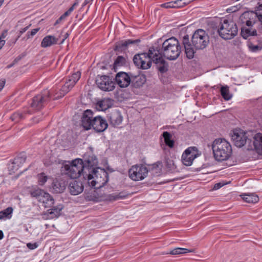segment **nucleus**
<instances>
[{"label": "nucleus", "instance_id": "13", "mask_svg": "<svg viewBox=\"0 0 262 262\" xmlns=\"http://www.w3.org/2000/svg\"><path fill=\"white\" fill-rule=\"evenodd\" d=\"M96 83L99 88L104 91H111L115 88L114 82L108 76H98L96 78Z\"/></svg>", "mask_w": 262, "mask_h": 262}, {"label": "nucleus", "instance_id": "55", "mask_svg": "<svg viewBox=\"0 0 262 262\" xmlns=\"http://www.w3.org/2000/svg\"><path fill=\"white\" fill-rule=\"evenodd\" d=\"M71 13L68 10H67L62 15L66 18V17L68 16Z\"/></svg>", "mask_w": 262, "mask_h": 262}, {"label": "nucleus", "instance_id": "25", "mask_svg": "<svg viewBox=\"0 0 262 262\" xmlns=\"http://www.w3.org/2000/svg\"><path fill=\"white\" fill-rule=\"evenodd\" d=\"M131 78L130 83L132 86L135 88H139L142 86L146 81V76L143 74L132 76Z\"/></svg>", "mask_w": 262, "mask_h": 262}, {"label": "nucleus", "instance_id": "16", "mask_svg": "<svg viewBox=\"0 0 262 262\" xmlns=\"http://www.w3.org/2000/svg\"><path fill=\"white\" fill-rule=\"evenodd\" d=\"M248 149H254L256 152L262 155V134L257 133L254 135L252 133L251 137V143L248 145Z\"/></svg>", "mask_w": 262, "mask_h": 262}, {"label": "nucleus", "instance_id": "54", "mask_svg": "<svg viewBox=\"0 0 262 262\" xmlns=\"http://www.w3.org/2000/svg\"><path fill=\"white\" fill-rule=\"evenodd\" d=\"M12 169H11V170H12V172H14L15 171H14V170H17V169H18V166H17V165H13V164H12Z\"/></svg>", "mask_w": 262, "mask_h": 262}, {"label": "nucleus", "instance_id": "56", "mask_svg": "<svg viewBox=\"0 0 262 262\" xmlns=\"http://www.w3.org/2000/svg\"><path fill=\"white\" fill-rule=\"evenodd\" d=\"M79 4V0H76L74 3L73 4L72 6L75 8V7L78 6Z\"/></svg>", "mask_w": 262, "mask_h": 262}, {"label": "nucleus", "instance_id": "17", "mask_svg": "<svg viewBox=\"0 0 262 262\" xmlns=\"http://www.w3.org/2000/svg\"><path fill=\"white\" fill-rule=\"evenodd\" d=\"M140 40L138 39H125L119 40L115 43L114 50L116 52L121 53L127 50L130 45L138 44Z\"/></svg>", "mask_w": 262, "mask_h": 262}, {"label": "nucleus", "instance_id": "10", "mask_svg": "<svg viewBox=\"0 0 262 262\" xmlns=\"http://www.w3.org/2000/svg\"><path fill=\"white\" fill-rule=\"evenodd\" d=\"M32 197L35 198L39 202L44 205L45 208L52 207L54 203V200L51 195L41 189L35 190L31 193Z\"/></svg>", "mask_w": 262, "mask_h": 262}, {"label": "nucleus", "instance_id": "27", "mask_svg": "<svg viewBox=\"0 0 262 262\" xmlns=\"http://www.w3.org/2000/svg\"><path fill=\"white\" fill-rule=\"evenodd\" d=\"M113 105V100L108 98H105L102 100L98 101L97 106L98 109L101 111H105L111 107Z\"/></svg>", "mask_w": 262, "mask_h": 262}, {"label": "nucleus", "instance_id": "29", "mask_svg": "<svg viewBox=\"0 0 262 262\" xmlns=\"http://www.w3.org/2000/svg\"><path fill=\"white\" fill-rule=\"evenodd\" d=\"M240 196L245 202L248 203H256L259 201V197L254 193H245L240 195Z\"/></svg>", "mask_w": 262, "mask_h": 262}, {"label": "nucleus", "instance_id": "6", "mask_svg": "<svg viewBox=\"0 0 262 262\" xmlns=\"http://www.w3.org/2000/svg\"><path fill=\"white\" fill-rule=\"evenodd\" d=\"M82 168L84 170V177H89L90 172L98 167V160L92 152L85 153L81 159Z\"/></svg>", "mask_w": 262, "mask_h": 262}, {"label": "nucleus", "instance_id": "2", "mask_svg": "<svg viewBox=\"0 0 262 262\" xmlns=\"http://www.w3.org/2000/svg\"><path fill=\"white\" fill-rule=\"evenodd\" d=\"M182 42L186 57L192 59L195 53L194 50H203L207 46L209 42V36L205 31L200 29L193 33L191 38L192 43L189 41L188 35L183 36Z\"/></svg>", "mask_w": 262, "mask_h": 262}, {"label": "nucleus", "instance_id": "49", "mask_svg": "<svg viewBox=\"0 0 262 262\" xmlns=\"http://www.w3.org/2000/svg\"><path fill=\"white\" fill-rule=\"evenodd\" d=\"M249 48L252 52H256L259 49V47L258 46L251 45L249 46Z\"/></svg>", "mask_w": 262, "mask_h": 262}, {"label": "nucleus", "instance_id": "23", "mask_svg": "<svg viewBox=\"0 0 262 262\" xmlns=\"http://www.w3.org/2000/svg\"><path fill=\"white\" fill-rule=\"evenodd\" d=\"M66 188L65 182L63 180L55 179L52 183L50 189L54 193L62 192Z\"/></svg>", "mask_w": 262, "mask_h": 262}, {"label": "nucleus", "instance_id": "44", "mask_svg": "<svg viewBox=\"0 0 262 262\" xmlns=\"http://www.w3.org/2000/svg\"><path fill=\"white\" fill-rule=\"evenodd\" d=\"M174 4V1H172L164 3L161 6L165 8H176Z\"/></svg>", "mask_w": 262, "mask_h": 262}, {"label": "nucleus", "instance_id": "62", "mask_svg": "<svg viewBox=\"0 0 262 262\" xmlns=\"http://www.w3.org/2000/svg\"><path fill=\"white\" fill-rule=\"evenodd\" d=\"M15 64L14 62H13V63L11 64H9L7 66V68H10L11 67H12L13 66V65Z\"/></svg>", "mask_w": 262, "mask_h": 262}, {"label": "nucleus", "instance_id": "43", "mask_svg": "<svg viewBox=\"0 0 262 262\" xmlns=\"http://www.w3.org/2000/svg\"><path fill=\"white\" fill-rule=\"evenodd\" d=\"M255 14L262 24V4L259 5L256 10Z\"/></svg>", "mask_w": 262, "mask_h": 262}, {"label": "nucleus", "instance_id": "31", "mask_svg": "<svg viewBox=\"0 0 262 262\" xmlns=\"http://www.w3.org/2000/svg\"><path fill=\"white\" fill-rule=\"evenodd\" d=\"M221 94L225 100H229L232 98V95L230 94L229 88L227 85L222 86L221 88Z\"/></svg>", "mask_w": 262, "mask_h": 262}, {"label": "nucleus", "instance_id": "38", "mask_svg": "<svg viewBox=\"0 0 262 262\" xmlns=\"http://www.w3.org/2000/svg\"><path fill=\"white\" fill-rule=\"evenodd\" d=\"M25 118L24 114L20 112H16L11 116L12 121L17 122Z\"/></svg>", "mask_w": 262, "mask_h": 262}, {"label": "nucleus", "instance_id": "32", "mask_svg": "<svg viewBox=\"0 0 262 262\" xmlns=\"http://www.w3.org/2000/svg\"><path fill=\"white\" fill-rule=\"evenodd\" d=\"M13 209L11 207L7 208L3 211H0V220L4 218L10 219L12 216Z\"/></svg>", "mask_w": 262, "mask_h": 262}, {"label": "nucleus", "instance_id": "59", "mask_svg": "<svg viewBox=\"0 0 262 262\" xmlns=\"http://www.w3.org/2000/svg\"><path fill=\"white\" fill-rule=\"evenodd\" d=\"M21 59V57H18L17 58H15L14 60L13 61V62L15 63L18 62L20 59Z\"/></svg>", "mask_w": 262, "mask_h": 262}, {"label": "nucleus", "instance_id": "9", "mask_svg": "<svg viewBox=\"0 0 262 262\" xmlns=\"http://www.w3.org/2000/svg\"><path fill=\"white\" fill-rule=\"evenodd\" d=\"M148 173V168L143 164L133 165L128 170L129 177L132 180L136 181L144 179Z\"/></svg>", "mask_w": 262, "mask_h": 262}, {"label": "nucleus", "instance_id": "57", "mask_svg": "<svg viewBox=\"0 0 262 262\" xmlns=\"http://www.w3.org/2000/svg\"><path fill=\"white\" fill-rule=\"evenodd\" d=\"M183 2H185L186 3V5L188 4L189 3H190L193 0H182Z\"/></svg>", "mask_w": 262, "mask_h": 262}, {"label": "nucleus", "instance_id": "33", "mask_svg": "<svg viewBox=\"0 0 262 262\" xmlns=\"http://www.w3.org/2000/svg\"><path fill=\"white\" fill-rule=\"evenodd\" d=\"M193 251V250H189L186 248H176L171 250L169 253H167L166 254H170L171 255H178L181 254H185L188 252H192Z\"/></svg>", "mask_w": 262, "mask_h": 262}, {"label": "nucleus", "instance_id": "26", "mask_svg": "<svg viewBox=\"0 0 262 262\" xmlns=\"http://www.w3.org/2000/svg\"><path fill=\"white\" fill-rule=\"evenodd\" d=\"M58 39L52 35L45 36L41 42L40 46L42 48H47L53 45H56Z\"/></svg>", "mask_w": 262, "mask_h": 262}, {"label": "nucleus", "instance_id": "45", "mask_svg": "<svg viewBox=\"0 0 262 262\" xmlns=\"http://www.w3.org/2000/svg\"><path fill=\"white\" fill-rule=\"evenodd\" d=\"M176 8H181L186 5V3L183 2L182 0H176L174 1Z\"/></svg>", "mask_w": 262, "mask_h": 262}, {"label": "nucleus", "instance_id": "15", "mask_svg": "<svg viewBox=\"0 0 262 262\" xmlns=\"http://www.w3.org/2000/svg\"><path fill=\"white\" fill-rule=\"evenodd\" d=\"M98 174L100 176L99 178L89 181L88 183L91 186L99 188L103 186L108 181V174L104 169H99Z\"/></svg>", "mask_w": 262, "mask_h": 262}, {"label": "nucleus", "instance_id": "50", "mask_svg": "<svg viewBox=\"0 0 262 262\" xmlns=\"http://www.w3.org/2000/svg\"><path fill=\"white\" fill-rule=\"evenodd\" d=\"M254 21H252L251 20H248L246 21V25L247 28H252L253 25L254 24Z\"/></svg>", "mask_w": 262, "mask_h": 262}, {"label": "nucleus", "instance_id": "18", "mask_svg": "<svg viewBox=\"0 0 262 262\" xmlns=\"http://www.w3.org/2000/svg\"><path fill=\"white\" fill-rule=\"evenodd\" d=\"M94 116L93 112L90 110L85 111L81 117V125L86 130L90 129L93 125Z\"/></svg>", "mask_w": 262, "mask_h": 262}, {"label": "nucleus", "instance_id": "41", "mask_svg": "<svg viewBox=\"0 0 262 262\" xmlns=\"http://www.w3.org/2000/svg\"><path fill=\"white\" fill-rule=\"evenodd\" d=\"M38 183L39 185H43L47 182L48 177L44 173H41L37 176Z\"/></svg>", "mask_w": 262, "mask_h": 262}, {"label": "nucleus", "instance_id": "14", "mask_svg": "<svg viewBox=\"0 0 262 262\" xmlns=\"http://www.w3.org/2000/svg\"><path fill=\"white\" fill-rule=\"evenodd\" d=\"M198 155V150L196 147H189L182 154V162L186 166H190Z\"/></svg>", "mask_w": 262, "mask_h": 262}, {"label": "nucleus", "instance_id": "47", "mask_svg": "<svg viewBox=\"0 0 262 262\" xmlns=\"http://www.w3.org/2000/svg\"><path fill=\"white\" fill-rule=\"evenodd\" d=\"M39 30V28H36V29H34L33 30H31V32H27V38H29L32 36H33L34 35H35L36 33Z\"/></svg>", "mask_w": 262, "mask_h": 262}, {"label": "nucleus", "instance_id": "58", "mask_svg": "<svg viewBox=\"0 0 262 262\" xmlns=\"http://www.w3.org/2000/svg\"><path fill=\"white\" fill-rule=\"evenodd\" d=\"M4 237V233L2 230H0V239H3Z\"/></svg>", "mask_w": 262, "mask_h": 262}, {"label": "nucleus", "instance_id": "21", "mask_svg": "<svg viewBox=\"0 0 262 262\" xmlns=\"http://www.w3.org/2000/svg\"><path fill=\"white\" fill-rule=\"evenodd\" d=\"M62 209L63 206L61 204L54 206L47 211V212L44 214L45 217L46 219L57 218L61 215V211Z\"/></svg>", "mask_w": 262, "mask_h": 262}, {"label": "nucleus", "instance_id": "63", "mask_svg": "<svg viewBox=\"0 0 262 262\" xmlns=\"http://www.w3.org/2000/svg\"><path fill=\"white\" fill-rule=\"evenodd\" d=\"M69 36V34L68 33H66V36H65V38L64 39H62V41H61V43H62L64 40H65V39L68 37V36Z\"/></svg>", "mask_w": 262, "mask_h": 262}, {"label": "nucleus", "instance_id": "60", "mask_svg": "<svg viewBox=\"0 0 262 262\" xmlns=\"http://www.w3.org/2000/svg\"><path fill=\"white\" fill-rule=\"evenodd\" d=\"M74 9V8L72 6L68 10L71 13Z\"/></svg>", "mask_w": 262, "mask_h": 262}, {"label": "nucleus", "instance_id": "8", "mask_svg": "<svg viewBox=\"0 0 262 262\" xmlns=\"http://www.w3.org/2000/svg\"><path fill=\"white\" fill-rule=\"evenodd\" d=\"M252 133V131L244 132L241 129H235L233 131L231 139L234 145L238 147H241L246 143L250 145Z\"/></svg>", "mask_w": 262, "mask_h": 262}, {"label": "nucleus", "instance_id": "34", "mask_svg": "<svg viewBox=\"0 0 262 262\" xmlns=\"http://www.w3.org/2000/svg\"><path fill=\"white\" fill-rule=\"evenodd\" d=\"M128 195V194L123 192H119L118 193H113L110 194L108 196L110 201H116L119 199H122L126 198Z\"/></svg>", "mask_w": 262, "mask_h": 262}, {"label": "nucleus", "instance_id": "52", "mask_svg": "<svg viewBox=\"0 0 262 262\" xmlns=\"http://www.w3.org/2000/svg\"><path fill=\"white\" fill-rule=\"evenodd\" d=\"M223 186V185L221 183H216L214 185L213 189L214 190H217L221 188Z\"/></svg>", "mask_w": 262, "mask_h": 262}, {"label": "nucleus", "instance_id": "30", "mask_svg": "<svg viewBox=\"0 0 262 262\" xmlns=\"http://www.w3.org/2000/svg\"><path fill=\"white\" fill-rule=\"evenodd\" d=\"M163 137L166 145L170 148H173L174 146V141L171 139V134L168 132H164L163 133Z\"/></svg>", "mask_w": 262, "mask_h": 262}, {"label": "nucleus", "instance_id": "3", "mask_svg": "<svg viewBox=\"0 0 262 262\" xmlns=\"http://www.w3.org/2000/svg\"><path fill=\"white\" fill-rule=\"evenodd\" d=\"M210 24L213 29L217 30L220 36L224 39H231L237 34V27L233 21L224 19H221L219 23L212 21Z\"/></svg>", "mask_w": 262, "mask_h": 262}, {"label": "nucleus", "instance_id": "37", "mask_svg": "<svg viewBox=\"0 0 262 262\" xmlns=\"http://www.w3.org/2000/svg\"><path fill=\"white\" fill-rule=\"evenodd\" d=\"M126 62L125 58L122 56H118L114 61V69L118 67L123 66Z\"/></svg>", "mask_w": 262, "mask_h": 262}, {"label": "nucleus", "instance_id": "24", "mask_svg": "<svg viewBox=\"0 0 262 262\" xmlns=\"http://www.w3.org/2000/svg\"><path fill=\"white\" fill-rule=\"evenodd\" d=\"M69 189L72 195H77L83 191V187L80 182L74 181L70 183Z\"/></svg>", "mask_w": 262, "mask_h": 262}, {"label": "nucleus", "instance_id": "28", "mask_svg": "<svg viewBox=\"0 0 262 262\" xmlns=\"http://www.w3.org/2000/svg\"><path fill=\"white\" fill-rule=\"evenodd\" d=\"M241 34L244 39H247L249 36H256L257 31L252 28L244 27L241 29Z\"/></svg>", "mask_w": 262, "mask_h": 262}, {"label": "nucleus", "instance_id": "1", "mask_svg": "<svg viewBox=\"0 0 262 262\" xmlns=\"http://www.w3.org/2000/svg\"><path fill=\"white\" fill-rule=\"evenodd\" d=\"M133 61L136 66L143 70L149 69L153 62L161 73L168 71V63L161 56L159 50L154 48H150L148 53L136 54L134 57Z\"/></svg>", "mask_w": 262, "mask_h": 262}, {"label": "nucleus", "instance_id": "5", "mask_svg": "<svg viewBox=\"0 0 262 262\" xmlns=\"http://www.w3.org/2000/svg\"><path fill=\"white\" fill-rule=\"evenodd\" d=\"M212 149L214 157L218 161L228 160L232 152L230 144L224 139L214 140L212 143Z\"/></svg>", "mask_w": 262, "mask_h": 262}, {"label": "nucleus", "instance_id": "61", "mask_svg": "<svg viewBox=\"0 0 262 262\" xmlns=\"http://www.w3.org/2000/svg\"><path fill=\"white\" fill-rule=\"evenodd\" d=\"M90 2V0H85L83 6L86 5L87 4L89 3Z\"/></svg>", "mask_w": 262, "mask_h": 262}, {"label": "nucleus", "instance_id": "35", "mask_svg": "<svg viewBox=\"0 0 262 262\" xmlns=\"http://www.w3.org/2000/svg\"><path fill=\"white\" fill-rule=\"evenodd\" d=\"M101 169L99 167H97L95 169L93 170L92 172H90V176L89 177H84L85 180H88V182L89 181H91L92 180H96V178H99L100 176L98 174L99 169Z\"/></svg>", "mask_w": 262, "mask_h": 262}, {"label": "nucleus", "instance_id": "46", "mask_svg": "<svg viewBox=\"0 0 262 262\" xmlns=\"http://www.w3.org/2000/svg\"><path fill=\"white\" fill-rule=\"evenodd\" d=\"M31 25L30 24L28 26H27V27H25V28H23V29L20 30V31L19 32V35L17 36V37L16 38L15 41L13 42L14 43H15V42L18 40V39L20 37L21 34H23L24 32H25L29 29V28L31 26Z\"/></svg>", "mask_w": 262, "mask_h": 262}, {"label": "nucleus", "instance_id": "19", "mask_svg": "<svg viewBox=\"0 0 262 262\" xmlns=\"http://www.w3.org/2000/svg\"><path fill=\"white\" fill-rule=\"evenodd\" d=\"M115 80L119 87L126 88L130 84L132 78L127 73L120 72L116 74Z\"/></svg>", "mask_w": 262, "mask_h": 262}, {"label": "nucleus", "instance_id": "36", "mask_svg": "<svg viewBox=\"0 0 262 262\" xmlns=\"http://www.w3.org/2000/svg\"><path fill=\"white\" fill-rule=\"evenodd\" d=\"M162 163L161 161H158L151 165V170L155 171L157 176H159L162 171Z\"/></svg>", "mask_w": 262, "mask_h": 262}, {"label": "nucleus", "instance_id": "51", "mask_svg": "<svg viewBox=\"0 0 262 262\" xmlns=\"http://www.w3.org/2000/svg\"><path fill=\"white\" fill-rule=\"evenodd\" d=\"M5 83H6V80L5 79H2L0 80V92L4 88Z\"/></svg>", "mask_w": 262, "mask_h": 262}, {"label": "nucleus", "instance_id": "20", "mask_svg": "<svg viewBox=\"0 0 262 262\" xmlns=\"http://www.w3.org/2000/svg\"><path fill=\"white\" fill-rule=\"evenodd\" d=\"M108 124L106 121L100 116H95L93 119L92 127L97 132H104L107 127Z\"/></svg>", "mask_w": 262, "mask_h": 262}, {"label": "nucleus", "instance_id": "40", "mask_svg": "<svg viewBox=\"0 0 262 262\" xmlns=\"http://www.w3.org/2000/svg\"><path fill=\"white\" fill-rule=\"evenodd\" d=\"M165 164L167 169L169 171L173 170L175 169L176 168V167L174 165L173 161L169 158L166 159Z\"/></svg>", "mask_w": 262, "mask_h": 262}, {"label": "nucleus", "instance_id": "11", "mask_svg": "<svg viewBox=\"0 0 262 262\" xmlns=\"http://www.w3.org/2000/svg\"><path fill=\"white\" fill-rule=\"evenodd\" d=\"M50 98V92L45 90L33 98L31 106L35 110H40L49 101Z\"/></svg>", "mask_w": 262, "mask_h": 262}, {"label": "nucleus", "instance_id": "42", "mask_svg": "<svg viewBox=\"0 0 262 262\" xmlns=\"http://www.w3.org/2000/svg\"><path fill=\"white\" fill-rule=\"evenodd\" d=\"M7 35V31H4L0 35V49H1L5 44V40L4 39Z\"/></svg>", "mask_w": 262, "mask_h": 262}, {"label": "nucleus", "instance_id": "53", "mask_svg": "<svg viewBox=\"0 0 262 262\" xmlns=\"http://www.w3.org/2000/svg\"><path fill=\"white\" fill-rule=\"evenodd\" d=\"M65 18L61 15L55 23L54 26H56L59 24H60L62 20H64Z\"/></svg>", "mask_w": 262, "mask_h": 262}, {"label": "nucleus", "instance_id": "39", "mask_svg": "<svg viewBox=\"0 0 262 262\" xmlns=\"http://www.w3.org/2000/svg\"><path fill=\"white\" fill-rule=\"evenodd\" d=\"M26 156H18L14 159L12 164L13 165H16L17 166H19V165L24 163L26 162Z\"/></svg>", "mask_w": 262, "mask_h": 262}, {"label": "nucleus", "instance_id": "22", "mask_svg": "<svg viewBox=\"0 0 262 262\" xmlns=\"http://www.w3.org/2000/svg\"><path fill=\"white\" fill-rule=\"evenodd\" d=\"M109 121L111 125L116 126L120 125L122 121V116L119 111L115 110L108 114Z\"/></svg>", "mask_w": 262, "mask_h": 262}, {"label": "nucleus", "instance_id": "12", "mask_svg": "<svg viewBox=\"0 0 262 262\" xmlns=\"http://www.w3.org/2000/svg\"><path fill=\"white\" fill-rule=\"evenodd\" d=\"M81 76L80 72L77 71L73 73L71 76L69 77L68 81L62 86L60 90V95L57 96L55 99H59L64 96L68 93L75 85L76 83L78 81Z\"/></svg>", "mask_w": 262, "mask_h": 262}, {"label": "nucleus", "instance_id": "7", "mask_svg": "<svg viewBox=\"0 0 262 262\" xmlns=\"http://www.w3.org/2000/svg\"><path fill=\"white\" fill-rule=\"evenodd\" d=\"M81 158H77L71 162L63 165L65 174L71 179H77L82 176L84 178V170L81 164Z\"/></svg>", "mask_w": 262, "mask_h": 262}, {"label": "nucleus", "instance_id": "48", "mask_svg": "<svg viewBox=\"0 0 262 262\" xmlns=\"http://www.w3.org/2000/svg\"><path fill=\"white\" fill-rule=\"evenodd\" d=\"M27 246L29 249L31 250H33L36 249L38 247V244L36 243L33 244L29 243L27 244Z\"/></svg>", "mask_w": 262, "mask_h": 262}, {"label": "nucleus", "instance_id": "4", "mask_svg": "<svg viewBox=\"0 0 262 262\" xmlns=\"http://www.w3.org/2000/svg\"><path fill=\"white\" fill-rule=\"evenodd\" d=\"M159 51L163 58L164 57L169 60H175L180 56L182 48L179 40L172 37L163 42L162 47Z\"/></svg>", "mask_w": 262, "mask_h": 262}]
</instances>
